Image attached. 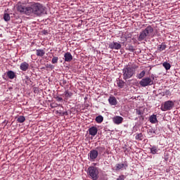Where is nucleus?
Instances as JSON below:
<instances>
[{
  "mask_svg": "<svg viewBox=\"0 0 180 180\" xmlns=\"http://www.w3.org/2000/svg\"><path fill=\"white\" fill-rule=\"evenodd\" d=\"M124 179H125L124 175H121L118 176V178L117 179V180H124Z\"/></svg>",
  "mask_w": 180,
  "mask_h": 180,
  "instance_id": "473e14b6",
  "label": "nucleus"
},
{
  "mask_svg": "<svg viewBox=\"0 0 180 180\" xmlns=\"http://www.w3.org/2000/svg\"><path fill=\"white\" fill-rule=\"evenodd\" d=\"M128 167L127 162H124L122 163L117 164L115 166L116 172H119L120 170L126 169Z\"/></svg>",
  "mask_w": 180,
  "mask_h": 180,
  "instance_id": "1a4fd4ad",
  "label": "nucleus"
},
{
  "mask_svg": "<svg viewBox=\"0 0 180 180\" xmlns=\"http://www.w3.org/2000/svg\"><path fill=\"white\" fill-rule=\"evenodd\" d=\"M165 94L166 96H169L170 95V91L169 90H166L165 92Z\"/></svg>",
  "mask_w": 180,
  "mask_h": 180,
  "instance_id": "c9c22d12",
  "label": "nucleus"
},
{
  "mask_svg": "<svg viewBox=\"0 0 180 180\" xmlns=\"http://www.w3.org/2000/svg\"><path fill=\"white\" fill-rule=\"evenodd\" d=\"M96 122L98 124H101L103 122V117L102 115H98L96 117Z\"/></svg>",
  "mask_w": 180,
  "mask_h": 180,
  "instance_id": "4be33fe9",
  "label": "nucleus"
},
{
  "mask_svg": "<svg viewBox=\"0 0 180 180\" xmlns=\"http://www.w3.org/2000/svg\"><path fill=\"white\" fill-rule=\"evenodd\" d=\"M64 57H65V61L67 63L71 62L73 58L72 55L70 52H67L66 53H65Z\"/></svg>",
  "mask_w": 180,
  "mask_h": 180,
  "instance_id": "4468645a",
  "label": "nucleus"
},
{
  "mask_svg": "<svg viewBox=\"0 0 180 180\" xmlns=\"http://www.w3.org/2000/svg\"><path fill=\"white\" fill-rule=\"evenodd\" d=\"M89 178L91 180H98L99 179L98 168L94 166H90L88 167Z\"/></svg>",
  "mask_w": 180,
  "mask_h": 180,
  "instance_id": "20e7f679",
  "label": "nucleus"
},
{
  "mask_svg": "<svg viewBox=\"0 0 180 180\" xmlns=\"http://www.w3.org/2000/svg\"><path fill=\"white\" fill-rule=\"evenodd\" d=\"M26 79H29V77L26 76Z\"/></svg>",
  "mask_w": 180,
  "mask_h": 180,
  "instance_id": "4c0bfd02",
  "label": "nucleus"
},
{
  "mask_svg": "<svg viewBox=\"0 0 180 180\" xmlns=\"http://www.w3.org/2000/svg\"><path fill=\"white\" fill-rule=\"evenodd\" d=\"M5 21L8 22L10 20V15L8 13H4V16L3 17Z\"/></svg>",
  "mask_w": 180,
  "mask_h": 180,
  "instance_id": "c756f323",
  "label": "nucleus"
},
{
  "mask_svg": "<svg viewBox=\"0 0 180 180\" xmlns=\"http://www.w3.org/2000/svg\"><path fill=\"white\" fill-rule=\"evenodd\" d=\"M108 102L111 105H117V99L115 96H110L108 98Z\"/></svg>",
  "mask_w": 180,
  "mask_h": 180,
  "instance_id": "dca6fc26",
  "label": "nucleus"
},
{
  "mask_svg": "<svg viewBox=\"0 0 180 180\" xmlns=\"http://www.w3.org/2000/svg\"><path fill=\"white\" fill-rule=\"evenodd\" d=\"M150 122L151 124H155L158 122L157 115H153L150 117Z\"/></svg>",
  "mask_w": 180,
  "mask_h": 180,
  "instance_id": "a211bd4d",
  "label": "nucleus"
},
{
  "mask_svg": "<svg viewBox=\"0 0 180 180\" xmlns=\"http://www.w3.org/2000/svg\"><path fill=\"white\" fill-rule=\"evenodd\" d=\"M167 45L165 43H162L161 44L158 45L157 46V51L158 53H161L164 50H166Z\"/></svg>",
  "mask_w": 180,
  "mask_h": 180,
  "instance_id": "ddd939ff",
  "label": "nucleus"
},
{
  "mask_svg": "<svg viewBox=\"0 0 180 180\" xmlns=\"http://www.w3.org/2000/svg\"><path fill=\"white\" fill-rule=\"evenodd\" d=\"M7 77H8L9 79H13L15 77H16L15 72H13L12 70H9L6 73Z\"/></svg>",
  "mask_w": 180,
  "mask_h": 180,
  "instance_id": "f3484780",
  "label": "nucleus"
},
{
  "mask_svg": "<svg viewBox=\"0 0 180 180\" xmlns=\"http://www.w3.org/2000/svg\"><path fill=\"white\" fill-rule=\"evenodd\" d=\"M158 148L157 146H153L152 148H150V153L153 155L157 154L158 153Z\"/></svg>",
  "mask_w": 180,
  "mask_h": 180,
  "instance_id": "aec40b11",
  "label": "nucleus"
},
{
  "mask_svg": "<svg viewBox=\"0 0 180 180\" xmlns=\"http://www.w3.org/2000/svg\"><path fill=\"white\" fill-rule=\"evenodd\" d=\"M145 75H146V71L143 70L141 72L137 75V77L139 79H142L143 77H145Z\"/></svg>",
  "mask_w": 180,
  "mask_h": 180,
  "instance_id": "a878e982",
  "label": "nucleus"
},
{
  "mask_svg": "<svg viewBox=\"0 0 180 180\" xmlns=\"http://www.w3.org/2000/svg\"><path fill=\"white\" fill-rule=\"evenodd\" d=\"M124 84H125V82L122 79L118 80L117 83V85L118 86V87H120V89H123L124 86Z\"/></svg>",
  "mask_w": 180,
  "mask_h": 180,
  "instance_id": "6ab92c4d",
  "label": "nucleus"
},
{
  "mask_svg": "<svg viewBox=\"0 0 180 180\" xmlns=\"http://www.w3.org/2000/svg\"><path fill=\"white\" fill-rule=\"evenodd\" d=\"M174 108V102L172 101H165L163 105H161L160 110L162 111L165 112L167 110H171Z\"/></svg>",
  "mask_w": 180,
  "mask_h": 180,
  "instance_id": "39448f33",
  "label": "nucleus"
},
{
  "mask_svg": "<svg viewBox=\"0 0 180 180\" xmlns=\"http://www.w3.org/2000/svg\"><path fill=\"white\" fill-rule=\"evenodd\" d=\"M58 60H59L58 57L53 56L51 60L52 64H57L58 63Z\"/></svg>",
  "mask_w": 180,
  "mask_h": 180,
  "instance_id": "cd10ccee",
  "label": "nucleus"
},
{
  "mask_svg": "<svg viewBox=\"0 0 180 180\" xmlns=\"http://www.w3.org/2000/svg\"><path fill=\"white\" fill-rule=\"evenodd\" d=\"M56 99L58 102H61L63 101V98L62 97H59V96L56 97Z\"/></svg>",
  "mask_w": 180,
  "mask_h": 180,
  "instance_id": "72a5a7b5",
  "label": "nucleus"
},
{
  "mask_svg": "<svg viewBox=\"0 0 180 180\" xmlns=\"http://www.w3.org/2000/svg\"><path fill=\"white\" fill-rule=\"evenodd\" d=\"M123 120L124 119L121 116H115L112 118L113 123L117 125L121 124Z\"/></svg>",
  "mask_w": 180,
  "mask_h": 180,
  "instance_id": "9d476101",
  "label": "nucleus"
},
{
  "mask_svg": "<svg viewBox=\"0 0 180 180\" xmlns=\"http://www.w3.org/2000/svg\"><path fill=\"white\" fill-rule=\"evenodd\" d=\"M98 134V128L96 127H91L89 129V134L95 136Z\"/></svg>",
  "mask_w": 180,
  "mask_h": 180,
  "instance_id": "9b49d317",
  "label": "nucleus"
},
{
  "mask_svg": "<svg viewBox=\"0 0 180 180\" xmlns=\"http://www.w3.org/2000/svg\"><path fill=\"white\" fill-rule=\"evenodd\" d=\"M17 11L27 16L39 17L46 13V8L39 3H33L30 6H23L21 4H17Z\"/></svg>",
  "mask_w": 180,
  "mask_h": 180,
  "instance_id": "f257e3e1",
  "label": "nucleus"
},
{
  "mask_svg": "<svg viewBox=\"0 0 180 180\" xmlns=\"http://www.w3.org/2000/svg\"><path fill=\"white\" fill-rule=\"evenodd\" d=\"M46 49H37L36 50V56L38 57H43L44 54H46Z\"/></svg>",
  "mask_w": 180,
  "mask_h": 180,
  "instance_id": "2eb2a0df",
  "label": "nucleus"
},
{
  "mask_svg": "<svg viewBox=\"0 0 180 180\" xmlns=\"http://www.w3.org/2000/svg\"><path fill=\"white\" fill-rule=\"evenodd\" d=\"M136 114L140 116V117H142V115L144 114V112L142 111L141 109H136Z\"/></svg>",
  "mask_w": 180,
  "mask_h": 180,
  "instance_id": "bb28decb",
  "label": "nucleus"
},
{
  "mask_svg": "<svg viewBox=\"0 0 180 180\" xmlns=\"http://www.w3.org/2000/svg\"><path fill=\"white\" fill-rule=\"evenodd\" d=\"M47 68H52V65H49Z\"/></svg>",
  "mask_w": 180,
  "mask_h": 180,
  "instance_id": "e433bc0d",
  "label": "nucleus"
},
{
  "mask_svg": "<svg viewBox=\"0 0 180 180\" xmlns=\"http://www.w3.org/2000/svg\"><path fill=\"white\" fill-rule=\"evenodd\" d=\"M122 48V45L120 43L112 41L109 44V49L111 50H120Z\"/></svg>",
  "mask_w": 180,
  "mask_h": 180,
  "instance_id": "6e6552de",
  "label": "nucleus"
},
{
  "mask_svg": "<svg viewBox=\"0 0 180 180\" xmlns=\"http://www.w3.org/2000/svg\"><path fill=\"white\" fill-rule=\"evenodd\" d=\"M148 134H150V136H153V134H155V131L153 129H148Z\"/></svg>",
  "mask_w": 180,
  "mask_h": 180,
  "instance_id": "2f4dec72",
  "label": "nucleus"
},
{
  "mask_svg": "<svg viewBox=\"0 0 180 180\" xmlns=\"http://www.w3.org/2000/svg\"><path fill=\"white\" fill-rule=\"evenodd\" d=\"M163 67L165 68L166 70H169L171 68V65L168 62L163 63Z\"/></svg>",
  "mask_w": 180,
  "mask_h": 180,
  "instance_id": "b1692460",
  "label": "nucleus"
},
{
  "mask_svg": "<svg viewBox=\"0 0 180 180\" xmlns=\"http://www.w3.org/2000/svg\"><path fill=\"white\" fill-rule=\"evenodd\" d=\"M139 85L143 87H146L147 86H152L153 85V79H151V78L149 77H144L141 80H140Z\"/></svg>",
  "mask_w": 180,
  "mask_h": 180,
  "instance_id": "423d86ee",
  "label": "nucleus"
},
{
  "mask_svg": "<svg viewBox=\"0 0 180 180\" xmlns=\"http://www.w3.org/2000/svg\"><path fill=\"white\" fill-rule=\"evenodd\" d=\"M17 122H18L19 123H24L25 122V116L22 115H20L18 117Z\"/></svg>",
  "mask_w": 180,
  "mask_h": 180,
  "instance_id": "5701e85b",
  "label": "nucleus"
},
{
  "mask_svg": "<svg viewBox=\"0 0 180 180\" xmlns=\"http://www.w3.org/2000/svg\"><path fill=\"white\" fill-rule=\"evenodd\" d=\"M127 49L131 53H134V51L136 50L132 45H129Z\"/></svg>",
  "mask_w": 180,
  "mask_h": 180,
  "instance_id": "7c9ffc66",
  "label": "nucleus"
},
{
  "mask_svg": "<svg viewBox=\"0 0 180 180\" xmlns=\"http://www.w3.org/2000/svg\"><path fill=\"white\" fill-rule=\"evenodd\" d=\"M98 154L99 153L97 150L96 149L91 150L88 153L89 160H90V161H95V160L97 159Z\"/></svg>",
  "mask_w": 180,
  "mask_h": 180,
  "instance_id": "0eeeda50",
  "label": "nucleus"
},
{
  "mask_svg": "<svg viewBox=\"0 0 180 180\" xmlns=\"http://www.w3.org/2000/svg\"><path fill=\"white\" fill-rule=\"evenodd\" d=\"M30 65L27 62H22L21 65H20V70L22 71H27L29 70Z\"/></svg>",
  "mask_w": 180,
  "mask_h": 180,
  "instance_id": "f8f14e48",
  "label": "nucleus"
},
{
  "mask_svg": "<svg viewBox=\"0 0 180 180\" xmlns=\"http://www.w3.org/2000/svg\"><path fill=\"white\" fill-rule=\"evenodd\" d=\"M97 152H98V154H102L105 150L103 147L99 146L96 148Z\"/></svg>",
  "mask_w": 180,
  "mask_h": 180,
  "instance_id": "c85d7f7f",
  "label": "nucleus"
},
{
  "mask_svg": "<svg viewBox=\"0 0 180 180\" xmlns=\"http://www.w3.org/2000/svg\"><path fill=\"white\" fill-rule=\"evenodd\" d=\"M143 139V134L141 133L137 134L135 136V139L138 141H142Z\"/></svg>",
  "mask_w": 180,
  "mask_h": 180,
  "instance_id": "393cba45",
  "label": "nucleus"
},
{
  "mask_svg": "<svg viewBox=\"0 0 180 180\" xmlns=\"http://www.w3.org/2000/svg\"><path fill=\"white\" fill-rule=\"evenodd\" d=\"M138 68L136 65L129 67L127 65L124 70H122V77L124 80L131 78L134 74L136 72V69Z\"/></svg>",
  "mask_w": 180,
  "mask_h": 180,
  "instance_id": "f03ea898",
  "label": "nucleus"
},
{
  "mask_svg": "<svg viewBox=\"0 0 180 180\" xmlns=\"http://www.w3.org/2000/svg\"><path fill=\"white\" fill-rule=\"evenodd\" d=\"M50 107H51V108H55L57 107V104H56L55 103H53L50 104Z\"/></svg>",
  "mask_w": 180,
  "mask_h": 180,
  "instance_id": "f704fd0d",
  "label": "nucleus"
},
{
  "mask_svg": "<svg viewBox=\"0 0 180 180\" xmlns=\"http://www.w3.org/2000/svg\"><path fill=\"white\" fill-rule=\"evenodd\" d=\"M154 32V29L153 26L148 25L146 30H142L139 34V37H138L139 41H142L146 39L147 37H150L151 34Z\"/></svg>",
  "mask_w": 180,
  "mask_h": 180,
  "instance_id": "7ed1b4c3",
  "label": "nucleus"
},
{
  "mask_svg": "<svg viewBox=\"0 0 180 180\" xmlns=\"http://www.w3.org/2000/svg\"><path fill=\"white\" fill-rule=\"evenodd\" d=\"M64 95L66 98H69L72 96L73 94L71 91H70L69 90H65Z\"/></svg>",
  "mask_w": 180,
  "mask_h": 180,
  "instance_id": "412c9836",
  "label": "nucleus"
}]
</instances>
